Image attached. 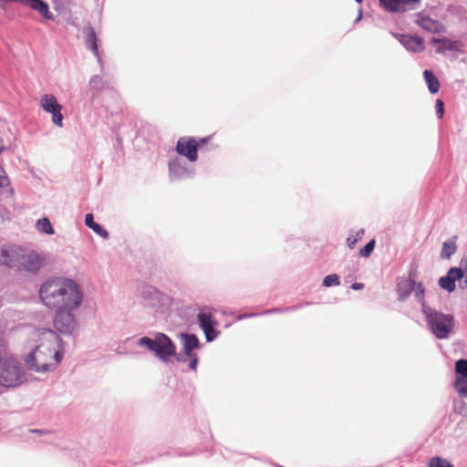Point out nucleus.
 <instances>
[{"label": "nucleus", "mask_w": 467, "mask_h": 467, "mask_svg": "<svg viewBox=\"0 0 467 467\" xmlns=\"http://www.w3.org/2000/svg\"><path fill=\"white\" fill-rule=\"evenodd\" d=\"M61 338L50 328H36L30 335L29 351L24 361L28 370L46 373L54 370L63 359Z\"/></svg>", "instance_id": "nucleus-1"}, {"label": "nucleus", "mask_w": 467, "mask_h": 467, "mask_svg": "<svg viewBox=\"0 0 467 467\" xmlns=\"http://www.w3.org/2000/svg\"><path fill=\"white\" fill-rule=\"evenodd\" d=\"M39 297L50 309H78L83 301V292L72 279L51 278L41 285Z\"/></svg>", "instance_id": "nucleus-2"}, {"label": "nucleus", "mask_w": 467, "mask_h": 467, "mask_svg": "<svg viewBox=\"0 0 467 467\" xmlns=\"http://www.w3.org/2000/svg\"><path fill=\"white\" fill-rule=\"evenodd\" d=\"M44 254L17 245H4L0 252V264L19 272L36 274L46 265Z\"/></svg>", "instance_id": "nucleus-3"}, {"label": "nucleus", "mask_w": 467, "mask_h": 467, "mask_svg": "<svg viewBox=\"0 0 467 467\" xmlns=\"http://www.w3.org/2000/svg\"><path fill=\"white\" fill-rule=\"evenodd\" d=\"M137 345L152 352L162 362H168L177 353L175 344L163 333H156L154 337H142Z\"/></svg>", "instance_id": "nucleus-4"}, {"label": "nucleus", "mask_w": 467, "mask_h": 467, "mask_svg": "<svg viewBox=\"0 0 467 467\" xmlns=\"http://www.w3.org/2000/svg\"><path fill=\"white\" fill-rule=\"evenodd\" d=\"M424 315L430 331L439 339L450 337L454 327V317L451 314H444L433 307H425Z\"/></svg>", "instance_id": "nucleus-5"}, {"label": "nucleus", "mask_w": 467, "mask_h": 467, "mask_svg": "<svg viewBox=\"0 0 467 467\" xmlns=\"http://www.w3.org/2000/svg\"><path fill=\"white\" fill-rule=\"evenodd\" d=\"M136 300L145 308L161 311L170 306L171 298L156 287L141 284L136 292Z\"/></svg>", "instance_id": "nucleus-6"}, {"label": "nucleus", "mask_w": 467, "mask_h": 467, "mask_svg": "<svg viewBox=\"0 0 467 467\" xmlns=\"http://www.w3.org/2000/svg\"><path fill=\"white\" fill-rule=\"evenodd\" d=\"M25 379V373L20 363L13 358L0 359V386L13 388Z\"/></svg>", "instance_id": "nucleus-7"}, {"label": "nucleus", "mask_w": 467, "mask_h": 467, "mask_svg": "<svg viewBox=\"0 0 467 467\" xmlns=\"http://www.w3.org/2000/svg\"><path fill=\"white\" fill-rule=\"evenodd\" d=\"M169 179L171 182L182 181L192 178L195 173V169L192 165L187 162L179 156L170 159L168 163Z\"/></svg>", "instance_id": "nucleus-8"}, {"label": "nucleus", "mask_w": 467, "mask_h": 467, "mask_svg": "<svg viewBox=\"0 0 467 467\" xmlns=\"http://www.w3.org/2000/svg\"><path fill=\"white\" fill-rule=\"evenodd\" d=\"M74 309L57 310L54 317V327L57 332L66 336H74L78 327V323L74 314Z\"/></svg>", "instance_id": "nucleus-9"}, {"label": "nucleus", "mask_w": 467, "mask_h": 467, "mask_svg": "<svg viewBox=\"0 0 467 467\" xmlns=\"http://www.w3.org/2000/svg\"><path fill=\"white\" fill-rule=\"evenodd\" d=\"M41 108L52 115V122L57 127H63L62 106L57 102L56 97L51 94H45L40 99Z\"/></svg>", "instance_id": "nucleus-10"}, {"label": "nucleus", "mask_w": 467, "mask_h": 467, "mask_svg": "<svg viewBox=\"0 0 467 467\" xmlns=\"http://www.w3.org/2000/svg\"><path fill=\"white\" fill-rule=\"evenodd\" d=\"M200 327L202 329L207 342H212L220 334V331L215 328L218 322L213 318V315L209 312H200L197 315Z\"/></svg>", "instance_id": "nucleus-11"}, {"label": "nucleus", "mask_w": 467, "mask_h": 467, "mask_svg": "<svg viewBox=\"0 0 467 467\" xmlns=\"http://www.w3.org/2000/svg\"><path fill=\"white\" fill-rule=\"evenodd\" d=\"M16 2L25 7H28L39 14L44 19L54 20L55 16L50 12L48 5L44 0H0V3Z\"/></svg>", "instance_id": "nucleus-12"}, {"label": "nucleus", "mask_w": 467, "mask_h": 467, "mask_svg": "<svg viewBox=\"0 0 467 467\" xmlns=\"http://www.w3.org/2000/svg\"><path fill=\"white\" fill-rule=\"evenodd\" d=\"M176 151L179 155L186 157L191 162L198 159V144L193 139L181 138L177 142Z\"/></svg>", "instance_id": "nucleus-13"}, {"label": "nucleus", "mask_w": 467, "mask_h": 467, "mask_svg": "<svg viewBox=\"0 0 467 467\" xmlns=\"http://www.w3.org/2000/svg\"><path fill=\"white\" fill-rule=\"evenodd\" d=\"M379 3L390 12L416 10L420 5V0H379Z\"/></svg>", "instance_id": "nucleus-14"}, {"label": "nucleus", "mask_w": 467, "mask_h": 467, "mask_svg": "<svg viewBox=\"0 0 467 467\" xmlns=\"http://www.w3.org/2000/svg\"><path fill=\"white\" fill-rule=\"evenodd\" d=\"M183 353L180 354L177 360L180 362L186 361L185 357H192L193 350L200 347V341L194 334L181 333Z\"/></svg>", "instance_id": "nucleus-15"}, {"label": "nucleus", "mask_w": 467, "mask_h": 467, "mask_svg": "<svg viewBox=\"0 0 467 467\" xmlns=\"http://www.w3.org/2000/svg\"><path fill=\"white\" fill-rule=\"evenodd\" d=\"M463 278L462 269H458L457 267H451L447 272L446 275L441 276L439 279V285L451 293L455 290V282L461 281Z\"/></svg>", "instance_id": "nucleus-16"}, {"label": "nucleus", "mask_w": 467, "mask_h": 467, "mask_svg": "<svg viewBox=\"0 0 467 467\" xmlns=\"http://www.w3.org/2000/svg\"><path fill=\"white\" fill-rule=\"evenodd\" d=\"M392 36L409 51L419 53L424 49L423 41L420 37L395 33H392Z\"/></svg>", "instance_id": "nucleus-17"}, {"label": "nucleus", "mask_w": 467, "mask_h": 467, "mask_svg": "<svg viewBox=\"0 0 467 467\" xmlns=\"http://www.w3.org/2000/svg\"><path fill=\"white\" fill-rule=\"evenodd\" d=\"M415 287V281L410 277L401 276L397 279L396 291L398 299L405 301L412 293Z\"/></svg>", "instance_id": "nucleus-18"}, {"label": "nucleus", "mask_w": 467, "mask_h": 467, "mask_svg": "<svg viewBox=\"0 0 467 467\" xmlns=\"http://www.w3.org/2000/svg\"><path fill=\"white\" fill-rule=\"evenodd\" d=\"M416 23L424 30L431 33H440L443 31V26L439 21L420 14L417 15Z\"/></svg>", "instance_id": "nucleus-19"}, {"label": "nucleus", "mask_w": 467, "mask_h": 467, "mask_svg": "<svg viewBox=\"0 0 467 467\" xmlns=\"http://www.w3.org/2000/svg\"><path fill=\"white\" fill-rule=\"evenodd\" d=\"M83 34L85 35V43L88 49L99 59V47H98V36L95 29L89 25H86L83 27Z\"/></svg>", "instance_id": "nucleus-20"}, {"label": "nucleus", "mask_w": 467, "mask_h": 467, "mask_svg": "<svg viewBox=\"0 0 467 467\" xmlns=\"http://www.w3.org/2000/svg\"><path fill=\"white\" fill-rule=\"evenodd\" d=\"M432 43L438 44L437 52L445 53L446 51H457L460 48V42L448 38H432Z\"/></svg>", "instance_id": "nucleus-21"}, {"label": "nucleus", "mask_w": 467, "mask_h": 467, "mask_svg": "<svg viewBox=\"0 0 467 467\" xmlns=\"http://www.w3.org/2000/svg\"><path fill=\"white\" fill-rule=\"evenodd\" d=\"M85 223L86 225L92 229L97 234L103 238L109 237V233L105 230L100 224L97 223L94 221V216L92 213H87L85 216Z\"/></svg>", "instance_id": "nucleus-22"}, {"label": "nucleus", "mask_w": 467, "mask_h": 467, "mask_svg": "<svg viewBox=\"0 0 467 467\" xmlns=\"http://www.w3.org/2000/svg\"><path fill=\"white\" fill-rule=\"evenodd\" d=\"M423 78L428 85V88L431 94H435L440 89V81L435 77L431 70L426 69L423 71Z\"/></svg>", "instance_id": "nucleus-23"}, {"label": "nucleus", "mask_w": 467, "mask_h": 467, "mask_svg": "<svg viewBox=\"0 0 467 467\" xmlns=\"http://www.w3.org/2000/svg\"><path fill=\"white\" fill-rule=\"evenodd\" d=\"M456 239L457 236H452L451 239L445 241L442 244V248L441 252V257L443 259H450L451 255L456 252L457 245H456Z\"/></svg>", "instance_id": "nucleus-24"}, {"label": "nucleus", "mask_w": 467, "mask_h": 467, "mask_svg": "<svg viewBox=\"0 0 467 467\" xmlns=\"http://www.w3.org/2000/svg\"><path fill=\"white\" fill-rule=\"evenodd\" d=\"M104 88V81L99 76H94L89 80V96L90 99H94L99 91Z\"/></svg>", "instance_id": "nucleus-25"}, {"label": "nucleus", "mask_w": 467, "mask_h": 467, "mask_svg": "<svg viewBox=\"0 0 467 467\" xmlns=\"http://www.w3.org/2000/svg\"><path fill=\"white\" fill-rule=\"evenodd\" d=\"M414 291V296L416 300L420 304L421 306V312H424V306L425 307H431L429 305H427L424 295H425V288L422 285V283H416L415 282V287L413 289Z\"/></svg>", "instance_id": "nucleus-26"}, {"label": "nucleus", "mask_w": 467, "mask_h": 467, "mask_svg": "<svg viewBox=\"0 0 467 467\" xmlns=\"http://www.w3.org/2000/svg\"><path fill=\"white\" fill-rule=\"evenodd\" d=\"M36 228L39 233L46 234L48 235L54 234V228L48 218L44 217L39 219L36 223Z\"/></svg>", "instance_id": "nucleus-27"}, {"label": "nucleus", "mask_w": 467, "mask_h": 467, "mask_svg": "<svg viewBox=\"0 0 467 467\" xmlns=\"http://www.w3.org/2000/svg\"><path fill=\"white\" fill-rule=\"evenodd\" d=\"M454 388L462 397H467V378L456 377Z\"/></svg>", "instance_id": "nucleus-28"}, {"label": "nucleus", "mask_w": 467, "mask_h": 467, "mask_svg": "<svg viewBox=\"0 0 467 467\" xmlns=\"http://www.w3.org/2000/svg\"><path fill=\"white\" fill-rule=\"evenodd\" d=\"M364 229H359L357 232L351 231L347 238V244L350 249H353L359 239L364 235Z\"/></svg>", "instance_id": "nucleus-29"}, {"label": "nucleus", "mask_w": 467, "mask_h": 467, "mask_svg": "<svg viewBox=\"0 0 467 467\" xmlns=\"http://www.w3.org/2000/svg\"><path fill=\"white\" fill-rule=\"evenodd\" d=\"M456 377L467 378V359L462 358L455 363Z\"/></svg>", "instance_id": "nucleus-30"}, {"label": "nucleus", "mask_w": 467, "mask_h": 467, "mask_svg": "<svg viewBox=\"0 0 467 467\" xmlns=\"http://www.w3.org/2000/svg\"><path fill=\"white\" fill-rule=\"evenodd\" d=\"M296 308V306L286 307L285 309L275 308V309H271V310L265 311L264 313H261L260 315H265V314H269V313H276V312H288V311L294 310ZM259 314H256V313L244 314V315H240L237 317V319L241 320V319H244V318L254 317H256Z\"/></svg>", "instance_id": "nucleus-31"}, {"label": "nucleus", "mask_w": 467, "mask_h": 467, "mask_svg": "<svg viewBox=\"0 0 467 467\" xmlns=\"http://www.w3.org/2000/svg\"><path fill=\"white\" fill-rule=\"evenodd\" d=\"M430 467H454L447 460L441 457H433L429 462Z\"/></svg>", "instance_id": "nucleus-32"}, {"label": "nucleus", "mask_w": 467, "mask_h": 467, "mask_svg": "<svg viewBox=\"0 0 467 467\" xmlns=\"http://www.w3.org/2000/svg\"><path fill=\"white\" fill-rule=\"evenodd\" d=\"M453 411L459 415H466L467 414V404L465 401L462 400H457L453 401Z\"/></svg>", "instance_id": "nucleus-33"}, {"label": "nucleus", "mask_w": 467, "mask_h": 467, "mask_svg": "<svg viewBox=\"0 0 467 467\" xmlns=\"http://www.w3.org/2000/svg\"><path fill=\"white\" fill-rule=\"evenodd\" d=\"M339 283V277L336 274L328 275L325 276L323 279V285L327 287H330L332 285H338Z\"/></svg>", "instance_id": "nucleus-34"}, {"label": "nucleus", "mask_w": 467, "mask_h": 467, "mask_svg": "<svg viewBox=\"0 0 467 467\" xmlns=\"http://www.w3.org/2000/svg\"><path fill=\"white\" fill-rule=\"evenodd\" d=\"M375 248V241L370 240L366 245L359 250V255L361 257H368Z\"/></svg>", "instance_id": "nucleus-35"}, {"label": "nucleus", "mask_w": 467, "mask_h": 467, "mask_svg": "<svg viewBox=\"0 0 467 467\" xmlns=\"http://www.w3.org/2000/svg\"><path fill=\"white\" fill-rule=\"evenodd\" d=\"M9 179L5 173V171L0 166V194L3 190L9 186Z\"/></svg>", "instance_id": "nucleus-36"}, {"label": "nucleus", "mask_w": 467, "mask_h": 467, "mask_svg": "<svg viewBox=\"0 0 467 467\" xmlns=\"http://www.w3.org/2000/svg\"><path fill=\"white\" fill-rule=\"evenodd\" d=\"M435 107H436L437 116L441 119L444 113L443 102L441 99H437Z\"/></svg>", "instance_id": "nucleus-37"}, {"label": "nucleus", "mask_w": 467, "mask_h": 467, "mask_svg": "<svg viewBox=\"0 0 467 467\" xmlns=\"http://www.w3.org/2000/svg\"><path fill=\"white\" fill-rule=\"evenodd\" d=\"M190 358L189 368L192 370H195L199 362V358L195 354H192V357H187Z\"/></svg>", "instance_id": "nucleus-38"}, {"label": "nucleus", "mask_w": 467, "mask_h": 467, "mask_svg": "<svg viewBox=\"0 0 467 467\" xmlns=\"http://www.w3.org/2000/svg\"><path fill=\"white\" fill-rule=\"evenodd\" d=\"M458 269H462V272L467 271V256H463L460 262V267Z\"/></svg>", "instance_id": "nucleus-39"}, {"label": "nucleus", "mask_w": 467, "mask_h": 467, "mask_svg": "<svg viewBox=\"0 0 467 467\" xmlns=\"http://www.w3.org/2000/svg\"><path fill=\"white\" fill-rule=\"evenodd\" d=\"M364 287V285L362 283H353L351 285V288L353 290H360Z\"/></svg>", "instance_id": "nucleus-40"}, {"label": "nucleus", "mask_w": 467, "mask_h": 467, "mask_svg": "<svg viewBox=\"0 0 467 467\" xmlns=\"http://www.w3.org/2000/svg\"><path fill=\"white\" fill-rule=\"evenodd\" d=\"M460 287L464 289L465 287H467V277L463 280V281H460Z\"/></svg>", "instance_id": "nucleus-41"}, {"label": "nucleus", "mask_w": 467, "mask_h": 467, "mask_svg": "<svg viewBox=\"0 0 467 467\" xmlns=\"http://www.w3.org/2000/svg\"><path fill=\"white\" fill-rule=\"evenodd\" d=\"M5 150V146L3 144V139L0 136V153Z\"/></svg>", "instance_id": "nucleus-42"}, {"label": "nucleus", "mask_w": 467, "mask_h": 467, "mask_svg": "<svg viewBox=\"0 0 467 467\" xmlns=\"http://www.w3.org/2000/svg\"><path fill=\"white\" fill-rule=\"evenodd\" d=\"M362 17L361 12H359L358 17L355 19L354 23H358Z\"/></svg>", "instance_id": "nucleus-43"}, {"label": "nucleus", "mask_w": 467, "mask_h": 467, "mask_svg": "<svg viewBox=\"0 0 467 467\" xmlns=\"http://www.w3.org/2000/svg\"><path fill=\"white\" fill-rule=\"evenodd\" d=\"M32 432H38V433H42L43 431H38V430H33L31 431Z\"/></svg>", "instance_id": "nucleus-44"}, {"label": "nucleus", "mask_w": 467, "mask_h": 467, "mask_svg": "<svg viewBox=\"0 0 467 467\" xmlns=\"http://www.w3.org/2000/svg\"><path fill=\"white\" fill-rule=\"evenodd\" d=\"M206 140H207V139H202V140H201V142H202V143H204Z\"/></svg>", "instance_id": "nucleus-45"}]
</instances>
